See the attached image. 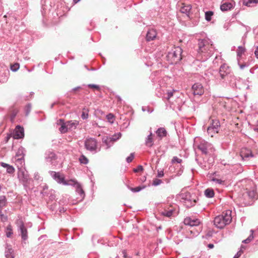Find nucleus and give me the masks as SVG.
I'll list each match as a JSON object with an SVG mask.
<instances>
[{
	"label": "nucleus",
	"instance_id": "nucleus-11",
	"mask_svg": "<svg viewBox=\"0 0 258 258\" xmlns=\"http://www.w3.org/2000/svg\"><path fill=\"white\" fill-rule=\"evenodd\" d=\"M219 74L220 77V80L221 81L227 80L229 77H231L230 69L229 67L225 63H223L220 66Z\"/></svg>",
	"mask_w": 258,
	"mask_h": 258
},
{
	"label": "nucleus",
	"instance_id": "nucleus-5",
	"mask_svg": "<svg viewBox=\"0 0 258 258\" xmlns=\"http://www.w3.org/2000/svg\"><path fill=\"white\" fill-rule=\"evenodd\" d=\"M197 148L203 155L207 156H212L215 151L213 145L205 140L201 141Z\"/></svg>",
	"mask_w": 258,
	"mask_h": 258
},
{
	"label": "nucleus",
	"instance_id": "nucleus-3",
	"mask_svg": "<svg viewBox=\"0 0 258 258\" xmlns=\"http://www.w3.org/2000/svg\"><path fill=\"white\" fill-rule=\"evenodd\" d=\"M231 220V211H227L224 215L216 217L214 220V224L217 228L222 229L226 225L230 224Z\"/></svg>",
	"mask_w": 258,
	"mask_h": 258
},
{
	"label": "nucleus",
	"instance_id": "nucleus-27",
	"mask_svg": "<svg viewBox=\"0 0 258 258\" xmlns=\"http://www.w3.org/2000/svg\"><path fill=\"white\" fill-rule=\"evenodd\" d=\"M69 130L73 131L79 125V121L77 120H69L67 121Z\"/></svg>",
	"mask_w": 258,
	"mask_h": 258
},
{
	"label": "nucleus",
	"instance_id": "nucleus-2",
	"mask_svg": "<svg viewBox=\"0 0 258 258\" xmlns=\"http://www.w3.org/2000/svg\"><path fill=\"white\" fill-rule=\"evenodd\" d=\"M184 223L190 227L191 229H189V231L194 236H198L202 231V227L200 225L201 221L198 219L186 217L184 219Z\"/></svg>",
	"mask_w": 258,
	"mask_h": 258
},
{
	"label": "nucleus",
	"instance_id": "nucleus-41",
	"mask_svg": "<svg viewBox=\"0 0 258 258\" xmlns=\"http://www.w3.org/2000/svg\"><path fill=\"white\" fill-rule=\"evenodd\" d=\"M6 229H7L6 236L8 238H10L11 237V236L13 234L12 226L10 225H8Z\"/></svg>",
	"mask_w": 258,
	"mask_h": 258
},
{
	"label": "nucleus",
	"instance_id": "nucleus-61",
	"mask_svg": "<svg viewBox=\"0 0 258 258\" xmlns=\"http://www.w3.org/2000/svg\"><path fill=\"white\" fill-rule=\"evenodd\" d=\"M254 53L255 57L258 59V46H256Z\"/></svg>",
	"mask_w": 258,
	"mask_h": 258
},
{
	"label": "nucleus",
	"instance_id": "nucleus-44",
	"mask_svg": "<svg viewBox=\"0 0 258 258\" xmlns=\"http://www.w3.org/2000/svg\"><path fill=\"white\" fill-rule=\"evenodd\" d=\"M31 104L30 103L27 104L25 107V112L26 116H28L31 110Z\"/></svg>",
	"mask_w": 258,
	"mask_h": 258
},
{
	"label": "nucleus",
	"instance_id": "nucleus-22",
	"mask_svg": "<svg viewBox=\"0 0 258 258\" xmlns=\"http://www.w3.org/2000/svg\"><path fill=\"white\" fill-rule=\"evenodd\" d=\"M191 9V6L190 5H185L183 4V6L181 7L180 11L181 13L185 14L187 16V17L189 19H191L192 18L190 17L189 14L190 11Z\"/></svg>",
	"mask_w": 258,
	"mask_h": 258
},
{
	"label": "nucleus",
	"instance_id": "nucleus-48",
	"mask_svg": "<svg viewBox=\"0 0 258 258\" xmlns=\"http://www.w3.org/2000/svg\"><path fill=\"white\" fill-rule=\"evenodd\" d=\"M162 183V180L161 179L155 178L153 180L152 182V185L153 186H157L160 185Z\"/></svg>",
	"mask_w": 258,
	"mask_h": 258
},
{
	"label": "nucleus",
	"instance_id": "nucleus-14",
	"mask_svg": "<svg viewBox=\"0 0 258 258\" xmlns=\"http://www.w3.org/2000/svg\"><path fill=\"white\" fill-rule=\"evenodd\" d=\"M117 135L118 137L117 138L106 137L102 139L103 143L107 146L106 149H108L112 146L113 143L121 137V134L120 133H118Z\"/></svg>",
	"mask_w": 258,
	"mask_h": 258
},
{
	"label": "nucleus",
	"instance_id": "nucleus-33",
	"mask_svg": "<svg viewBox=\"0 0 258 258\" xmlns=\"http://www.w3.org/2000/svg\"><path fill=\"white\" fill-rule=\"evenodd\" d=\"M205 196L208 198H212L214 197L215 192L212 188H208L204 191Z\"/></svg>",
	"mask_w": 258,
	"mask_h": 258
},
{
	"label": "nucleus",
	"instance_id": "nucleus-43",
	"mask_svg": "<svg viewBox=\"0 0 258 258\" xmlns=\"http://www.w3.org/2000/svg\"><path fill=\"white\" fill-rule=\"evenodd\" d=\"M19 68H20L19 64L18 63H15L11 65L10 69L12 71L15 72L19 69Z\"/></svg>",
	"mask_w": 258,
	"mask_h": 258
},
{
	"label": "nucleus",
	"instance_id": "nucleus-59",
	"mask_svg": "<svg viewBox=\"0 0 258 258\" xmlns=\"http://www.w3.org/2000/svg\"><path fill=\"white\" fill-rule=\"evenodd\" d=\"M242 26L244 27L245 28V33H248V32L250 31V27L248 26H245L243 24H241Z\"/></svg>",
	"mask_w": 258,
	"mask_h": 258
},
{
	"label": "nucleus",
	"instance_id": "nucleus-49",
	"mask_svg": "<svg viewBox=\"0 0 258 258\" xmlns=\"http://www.w3.org/2000/svg\"><path fill=\"white\" fill-rule=\"evenodd\" d=\"M6 169L7 172L10 174L13 173L15 171V168L11 165H9V166H8Z\"/></svg>",
	"mask_w": 258,
	"mask_h": 258
},
{
	"label": "nucleus",
	"instance_id": "nucleus-39",
	"mask_svg": "<svg viewBox=\"0 0 258 258\" xmlns=\"http://www.w3.org/2000/svg\"><path fill=\"white\" fill-rule=\"evenodd\" d=\"M257 3L258 0H243L242 2L243 5L247 7H250V4H257Z\"/></svg>",
	"mask_w": 258,
	"mask_h": 258
},
{
	"label": "nucleus",
	"instance_id": "nucleus-40",
	"mask_svg": "<svg viewBox=\"0 0 258 258\" xmlns=\"http://www.w3.org/2000/svg\"><path fill=\"white\" fill-rule=\"evenodd\" d=\"M79 161L81 164H87L89 162V160L85 155H82L79 158Z\"/></svg>",
	"mask_w": 258,
	"mask_h": 258
},
{
	"label": "nucleus",
	"instance_id": "nucleus-32",
	"mask_svg": "<svg viewBox=\"0 0 258 258\" xmlns=\"http://www.w3.org/2000/svg\"><path fill=\"white\" fill-rule=\"evenodd\" d=\"M220 126V122L219 120L213 119L209 127L213 128L214 129L219 131V128Z\"/></svg>",
	"mask_w": 258,
	"mask_h": 258
},
{
	"label": "nucleus",
	"instance_id": "nucleus-18",
	"mask_svg": "<svg viewBox=\"0 0 258 258\" xmlns=\"http://www.w3.org/2000/svg\"><path fill=\"white\" fill-rule=\"evenodd\" d=\"M26 152V151L25 149L21 146L19 148L16 153V156L18 157L17 160L20 161L21 164H22V162H24V157L25 156Z\"/></svg>",
	"mask_w": 258,
	"mask_h": 258
},
{
	"label": "nucleus",
	"instance_id": "nucleus-50",
	"mask_svg": "<svg viewBox=\"0 0 258 258\" xmlns=\"http://www.w3.org/2000/svg\"><path fill=\"white\" fill-rule=\"evenodd\" d=\"M134 153H132L130 154V156H128L126 158V161L127 162V163H130L131 162L134 158Z\"/></svg>",
	"mask_w": 258,
	"mask_h": 258
},
{
	"label": "nucleus",
	"instance_id": "nucleus-17",
	"mask_svg": "<svg viewBox=\"0 0 258 258\" xmlns=\"http://www.w3.org/2000/svg\"><path fill=\"white\" fill-rule=\"evenodd\" d=\"M71 186H75L76 187V191L80 196L81 200L83 199L85 197V194L83 189L81 185L78 182L73 180V183L71 185Z\"/></svg>",
	"mask_w": 258,
	"mask_h": 258
},
{
	"label": "nucleus",
	"instance_id": "nucleus-45",
	"mask_svg": "<svg viewBox=\"0 0 258 258\" xmlns=\"http://www.w3.org/2000/svg\"><path fill=\"white\" fill-rule=\"evenodd\" d=\"M245 51V49L242 46L238 47V51L237 52V56H240Z\"/></svg>",
	"mask_w": 258,
	"mask_h": 258
},
{
	"label": "nucleus",
	"instance_id": "nucleus-38",
	"mask_svg": "<svg viewBox=\"0 0 258 258\" xmlns=\"http://www.w3.org/2000/svg\"><path fill=\"white\" fill-rule=\"evenodd\" d=\"M218 131L217 130L209 127L207 128V133L211 137H213L215 134L218 133Z\"/></svg>",
	"mask_w": 258,
	"mask_h": 258
},
{
	"label": "nucleus",
	"instance_id": "nucleus-6",
	"mask_svg": "<svg viewBox=\"0 0 258 258\" xmlns=\"http://www.w3.org/2000/svg\"><path fill=\"white\" fill-rule=\"evenodd\" d=\"M257 194L254 189L247 191L243 195L242 204L244 206H251L257 200Z\"/></svg>",
	"mask_w": 258,
	"mask_h": 258
},
{
	"label": "nucleus",
	"instance_id": "nucleus-53",
	"mask_svg": "<svg viewBox=\"0 0 258 258\" xmlns=\"http://www.w3.org/2000/svg\"><path fill=\"white\" fill-rule=\"evenodd\" d=\"M114 117V115L112 113H109L106 115V118L108 120V121L111 123H112L113 119Z\"/></svg>",
	"mask_w": 258,
	"mask_h": 258
},
{
	"label": "nucleus",
	"instance_id": "nucleus-1",
	"mask_svg": "<svg viewBox=\"0 0 258 258\" xmlns=\"http://www.w3.org/2000/svg\"><path fill=\"white\" fill-rule=\"evenodd\" d=\"M182 49L180 46L174 47L166 55V60L170 64H177L182 59Z\"/></svg>",
	"mask_w": 258,
	"mask_h": 258
},
{
	"label": "nucleus",
	"instance_id": "nucleus-9",
	"mask_svg": "<svg viewBox=\"0 0 258 258\" xmlns=\"http://www.w3.org/2000/svg\"><path fill=\"white\" fill-rule=\"evenodd\" d=\"M39 189H41L40 194L43 197H48L51 201H53L55 199V190L52 189L48 190V186L46 183L40 184Z\"/></svg>",
	"mask_w": 258,
	"mask_h": 258
},
{
	"label": "nucleus",
	"instance_id": "nucleus-34",
	"mask_svg": "<svg viewBox=\"0 0 258 258\" xmlns=\"http://www.w3.org/2000/svg\"><path fill=\"white\" fill-rule=\"evenodd\" d=\"M173 211L174 210L172 209L170 210L164 209L161 212V214L164 217L169 218L172 215Z\"/></svg>",
	"mask_w": 258,
	"mask_h": 258
},
{
	"label": "nucleus",
	"instance_id": "nucleus-19",
	"mask_svg": "<svg viewBox=\"0 0 258 258\" xmlns=\"http://www.w3.org/2000/svg\"><path fill=\"white\" fill-rule=\"evenodd\" d=\"M234 4L233 1L223 2L220 6V9L222 12L230 11L233 8Z\"/></svg>",
	"mask_w": 258,
	"mask_h": 258
},
{
	"label": "nucleus",
	"instance_id": "nucleus-26",
	"mask_svg": "<svg viewBox=\"0 0 258 258\" xmlns=\"http://www.w3.org/2000/svg\"><path fill=\"white\" fill-rule=\"evenodd\" d=\"M58 121L61 123V126L59 128V132L61 134L66 133L69 130L67 122H65L63 119H59Z\"/></svg>",
	"mask_w": 258,
	"mask_h": 258
},
{
	"label": "nucleus",
	"instance_id": "nucleus-25",
	"mask_svg": "<svg viewBox=\"0 0 258 258\" xmlns=\"http://www.w3.org/2000/svg\"><path fill=\"white\" fill-rule=\"evenodd\" d=\"M157 35L156 31L154 29L149 30L146 34V40L147 41H150L153 40Z\"/></svg>",
	"mask_w": 258,
	"mask_h": 258
},
{
	"label": "nucleus",
	"instance_id": "nucleus-56",
	"mask_svg": "<svg viewBox=\"0 0 258 258\" xmlns=\"http://www.w3.org/2000/svg\"><path fill=\"white\" fill-rule=\"evenodd\" d=\"M174 91H175L173 90V91H170L167 92V97H166L167 99H169L173 96Z\"/></svg>",
	"mask_w": 258,
	"mask_h": 258
},
{
	"label": "nucleus",
	"instance_id": "nucleus-37",
	"mask_svg": "<svg viewBox=\"0 0 258 258\" xmlns=\"http://www.w3.org/2000/svg\"><path fill=\"white\" fill-rule=\"evenodd\" d=\"M214 13L213 11H208L205 12V19L208 22H209L212 19V17Z\"/></svg>",
	"mask_w": 258,
	"mask_h": 258
},
{
	"label": "nucleus",
	"instance_id": "nucleus-54",
	"mask_svg": "<svg viewBox=\"0 0 258 258\" xmlns=\"http://www.w3.org/2000/svg\"><path fill=\"white\" fill-rule=\"evenodd\" d=\"M143 170V167L142 165H138L137 168L134 169L135 172H138Z\"/></svg>",
	"mask_w": 258,
	"mask_h": 258
},
{
	"label": "nucleus",
	"instance_id": "nucleus-47",
	"mask_svg": "<svg viewBox=\"0 0 258 258\" xmlns=\"http://www.w3.org/2000/svg\"><path fill=\"white\" fill-rule=\"evenodd\" d=\"M182 159H181L180 158H178L176 156L173 157L172 159V160H171V162L173 164H174L175 163H181L182 162Z\"/></svg>",
	"mask_w": 258,
	"mask_h": 258
},
{
	"label": "nucleus",
	"instance_id": "nucleus-52",
	"mask_svg": "<svg viewBox=\"0 0 258 258\" xmlns=\"http://www.w3.org/2000/svg\"><path fill=\"white\" fill-rule=\"evenodd\" d=\"M88 87L90 88H93L96 89L97 90H100V87L99 85L93 84H89L88 85Z\"/></svg>",
	"mask_w": 258,
	"mask_h": 258
},
{
	"label": "nucleus",
	"instance_id": "nucleus-57",
	"mask_svg": "<svg viewBox=\"0 0 258 258\" xmlns=\"http://www.w3.org/2000/svg\"><path fill=\"white\" fill-rule=\"evenodd\" d=\"M164 176V172L163 170H158L157 177H162Z\"/></svg>",
	"mask_w": 258,
	"mask_h": 258
},
{
	"label": "nucleus",
	"instance_id": "nucleus-24",
	"mask_svg": "<svg viewBox=\"0 0 258 258\" xmlns=\"http://www.w3.org/2000/svg\"><path fill=\"white\" fill-rule=\"evenodd\" d=\"M20 180H21L24 186L26 188L27 186V184L28 183L29 178L27 174H25L24 171L21 172V174L18 175Z\"/></svg>",
	"mask_w": 258,
	"mask_h": 258
},
{
	"label": "nucleus",
	"instance_id": "nucleus-60",
	"mask_svg": "<svg viewBox=\"0 0 258 258\" xmlns=\"http://www.w3.org/2000/svg\"><path fill=\"white\" fill-rule=\"evenodd\" d=\"M250 232H251V233L247 237V238L250 241H251L252 240V239L253 238V230H251Z\"/></svg>",
	"mask_w": 258,
	"mask_h": 258
},
{
	"label": "nucleus",
	"instance_id": "nucleus-15",
	"mask_svg": "<svg viewBox=\"0 0 258 258\" xmlns=\"http://www.w3.org/2000/svg\"><path fill=\"white\" fill-rule=\"evenodd\" d=\"M24 137V129L20 125H17L14 131L13 138L15 139H23Z\"/></svg>",
	"mask_w": 258,
	"mask_h": 258
},
{
	"label": "nucleus",
	"instance_id": "nucleus-36",
	"mask_svg": "<svg viewBox=\"0 0 258 258\" xmlns=\"http://www.w3.org/2000/svg\"><path fill=\"white\" fill-rule=\"evenodd\" d=\"M7 201L5 196H0V209H2L6 206Z\"/></svg>",
	"mask_w": 258,
	"mask_h": 258
},
{
	"label": "nucleus",
	"instance_id": "nucleus-28",
	"mask_svg": "<svg viewBox=\"0 0 258 258\" xmlns=\"http://www.w3.org/2000/svg\"><path fill=\"white\" fill-rule=\"evenodd\" d=\"M156 133L160 139L167 136V132L164 127H160L156 131Z\"/></svg>",
	"mask_w": 258,
	"mask_h": 258
},
{
	"label": "nucleus",
	"instance_id": "nucleus-31",
	"mask_svg": "<svg viewBox=\"0 0 258 258\" xmlns=\"http://www.w3.org/2000/svg\"><path fill=\"white\" fill-rule=\"evenodd\" d=\"M126 186L127 188L133 192H138L146 187V185H140L135 187H130L128 185Z\"/></svg>",
	"mask_w": 258,
	"mask_h": 258
},
{
	"label": "nucleus",
	"instance_id": "nucleus-29",
	"mask_svg": "<svg viewBox=\"0 0 258 258\" xmlns=\"http://www.w3.org/2000/svg\"><path fill=\"white\" fill-rule=\"evenodd\" d=\"M153 139L152 138V133L150 132L145 140V145L149 148H151L153 146Z\"/></svg>",
	"mask_w": 258,
	"mask_h": 258
},
{
	"label": "nucleus",
	"instance_id": "nucleus-64",
	"mask_svg": "<svg viewBox=\"0 0 258 258\" xmlns=\"http://www.w3.org/2000/svg\"><path fill=\"white\" fill-rule=\"evenodd\" d=\"M241 255V252H238L234 256L233 258H239Z\"/></svg>",
	"mask_w": 258,
	"mask_h": 258
},
{
	"label": "nucleus",
	"instance_id": "nucleus-63",
	"mask_svg": "<svg viewBox=\"0 0 258 258\" xmlns=\"http://www.w3.org/2000/svg\"><path fill=\"white\" fill-rule=\"evenodd\" d=\"M80 89H81V86H77V87H76L75 88H73L71 90V92H74V91H77V90H79Z\"/></svg>",
	"mask_w": 258,
	"mask_h": 258
},
{
	"label": "nucleus",
	"instance_id": "nucleus-42",
	"mask_svg": "<svg viewBox=\"0 0 258 258\" xmlns=\"http://www.w3.org/2000/svg\"><path fill=\"white\" fill-rule=\"evenodd\" d=\"M88 109H86L85 108L83 109V111L81 114V118L83 120L86 119L88 118Z\"/></svg>",
	"mask_w": 258,
	"mask_h": 258
},
{
	"label": "nucleus",
	"instance_id": "nucleus-30",
	"mask_svg": "<svg viewBox=\"0 0 258 258\" xmlns=\"http://www.w3.org/2000/svg\"><path fill=\"white\" fill-rule=\"evenodd\" d=\"M231 77H229L227 80H222V82L223 83H225L226 84H229L231 86H234L236 85V82H235V77L233 75L231 74Z\"/></svg>",
	"mask_w": 258,
	"mask_h": 258
},
{
	"label": "nucleus",
	"instance_id": "nucleus-51",
	"mask_svg": "<svg viewBox=\"0 0 258 258\" xmlns=\"http://www.w3.org/2000/svg\"><path fill=\"white\" fill-rule=\"evenodd\" d=\"M212 181L216 182V183H218L219 184H224L225 181L224 180H222L220 179H218L216 178H213L212 179Z\"/></svg>",
	"mask_w": 258,
	"mask_h": 258
},
{
	"label": "nucleus",
	"instance_id": "nucleus-62",
	"mask_svg": "<svg viewBox=\"0 0 258 258\" xmlns=\"http://www.w3.org/2000/svg\"><path fill=\"white\" fill-rule=\"evenodd\" d=\"M248 66V65L246 64V63L239 64V67L241 70L244 69L245 68L247 67Z\"/></svg>",
	"mask_w": 258,
	"mask_h": 258
},
{
	"label": "nucleus",
	"instance_id": "nucleus-35",
	"mask_svg": "<svg viewBox=\"0 0 258 258\" xmlns=\"http://www.w3.org/2000/svg\"><path fill=\"white\" fill-rule=\"evenodd\" d=\"M19 112V110L16 108H13L11 111L10 120L13 122L15 118Z\"/></svg>",
	"mask_w": 258,
	"mask_h": 258
},
{
	"label": "nucleus",
	"instance_id": "nucleus-20",
	"mask_svg": "<svg viewBox=\"0 0 258 258\" xmlns=\"http://www.w3.org/2000/svg\"><path fill=\"white\" fill-rule=\"evenodd\" d=\"M240 156L242 159H247L249 157H254V155L252 153V151L247 148H243L241 150L240 152Z\"/></svg>",
	"mask_w": 258,
	"mask_h": 258
},
{
	"label": "nucleus",
	"instance_id": "nucleus-13",
	"mask_svg": "<svg viewBox=\"0 0 258 258\" xmlns=\"http://www.w3.org/2000/svg\"><path fill=\"white\" fill-rule=\"evenodd\" d=\"M9 73V70L6 67H0V84H3L7 82Z\"/></svg>",
	"mask_w": 258,
	"mask_h": 258
},
{
	"label": "nucleus",
	"instance_id": "nucleus-46",
	"mask_svg": "<svg viewBox=\"0 0 258 258\" xmlns=\"http://www.w3.org/2000/svg\"><path fill=\"white\" fill-rule=\"evenodd\" d=\"M142 110L143 112L147 111L149 113H151L153 111V109L149 107V106H143Z\"/></svg>",
	"mask_w": 258,
	"mask_h": 258
},
{
	"label": "nucleus",
	"instance_id": "nucleus-16",
	"mask_svg": "<svg viewBox=\"0 0 258 258\" xmlns=\"http://www.w3.org/2000/svg\"><path fill=\"white\" fill-rule=\"evenodd\" d=\"M192 90L194 95H202L204 94V90L202 85L200 83H196L192 86Z\"/></svg>",
	"mask_w": 258,
	"mask_h": 258
},
{
	"label": "nucleus",
	"instance_id": "nucleus-58",
	"mask_svg": "<svg viewBox=\"0 0 258 258\" xmlns=\"http://www.w3.org/2000/svg\"><path fill=\"white\" fill-rule=\"evenodd\" d=\"M196 161H197V163L201 167V168H202L203 169H204L205 167H206V165H203V164L201 162H199V160L196 158Z\"/></svg>",
	"mask_w": 258,
	"mask_h": 258
},
{
	"label": "nucleus",
	"instance_id": "nucleus-21",
	"mask_svg": "<svg viewBox=\"0 0 258 258\" xmlns=\"http://www.w3.org/2000/svg\"><path fill=\"white\" fill-rule=\"evenodd\" d=\"M19 229L21 232V236L22 240L24 241L27 240L28 238V232L23 223H21L19 227Z\"/></svg>",
	"mask_w": 258,
	"mask_h": 258
},
{
	"label": "nucleus",
	"instance_id": "nucleus-4",
	"mask_svg": "<svg viewBox=\"0 0 258 258\" xmlns=\"http://www.w3.org/2000/svg\"><path fill=\"white\" fill-rule=\"evenodd\" d=\"M182 202L186 208L189 209L195 206L198 201V198L195 194L185 192L180 194Z\"/></svg>",
	"mask_w": 258,
	"mask_h": 258
},
{
	"label": "nucleus",
	"instance_id": "nucleus-55",
	"mask_svg": "<svg viewBox=\"0 0 258 258\" xmlns=\"http://www.w3.org/2000/svg\"><path fill=\"white\" fill-rule=\"evenodd\" d=\"M0 217L3 221H6L8 220L7 216L2 213L1 211L0 212Z\"/></svg>",
	"mask_w": 258,
	"mask_h": 258
},
{
	"label": "nucleus",
	"instance_id": "nucleus-23",
	"mask_svg": "<svg viewBox=\"0 0 258 258\" xmlns=\"http://www.w3.org/2000/svg\"><path fill=\"white\" fill-rule=\"evenodd\" d=\"M5 255L6 258H14V250L10 245H6Z\"/></svg>",
	"mask_w": 258,
	"mask_h": 258
},
{
	"label": "nucleus",
	"instance_id": "nucleus-8",
	"mask_svg": "<svg viewBox=\"0 0 258 258\" xmlns=\"http://www.w3.org/2000/svg\"><path fill=\"white\" fill-rule=\"evenodd\" d=\"M84 146L85 149L91 153H95L97 152V141L94 138H86L84 141Z\"/></svg>",
	"mask_w": 258,
	"mask_h": 258
},
{
	"label": "nucleus",
	"instance_id": "nucleus-7",
	"mask_svg": "<svg viewBox=\"0 0 258 258\" xmlns=\"http://www.w3.org/2000/svg\"><path fill=\"white\" fill-rule=\"evenodd\" d=\"M49 173L52 178L59 184L64 185H70L73 183V180H66L63 175L61 174L59 172L49 171Z\"/></svg>",
	"mask_w": 258,
	"mask_h": 258
},
{
	"label": "nucleus",
	"instance_id": "nucleus-10",
	"mask_svg": "<svg viewBox=\"0 0 258 258\" xmlns=\"http://www.w3.org/2000/svg\"><path fill=\"white\" fill-rule=\"evenodd\" d=\"M198 52L199 53H208V55L211 54L212 50L211 46H210L209 40L206 39H199L198 42Z\"/></svg>",
	"mask_w": 258,
	"mask_h": 258
},
{
	"label": "nucleus",
	"instance_id": "nucleus-12",
	"mask_svg": "<svg viewBox=\"0 0 258 258\" xmlns=\"http://www.w3.org/2000/svg\"><path fill=\"white\" fill-rule=\"evenodd\" d=\"M45 159L47 163L55 166L57 156L56 154L51 151H47L45 153Z\"/></svg>",
	"mask_w": 258,
	"mask_h": 258
}]
</instances>
